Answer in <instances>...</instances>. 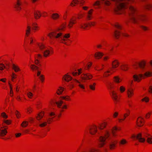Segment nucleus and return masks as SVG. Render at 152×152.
<instances>
[{
  "instance_id": "nucleus-4",
  "label": "nucleus",
  "mask_w": 152,
  "mask_h": 152,
  "mask_svg": "<svg viewBox=\"0 0 152 152\" xmlns=\"http://www.w3.org/2000/svg\"><path fill=\"white\" fill-rule=\"evenodd\" d=\"M115 26L116 29L115 30L114 34V36L116 39H118L120 36L121 31L120 30L122 29V26L118 23H116L115 24Z\"/></svg>"
},
{
  "instance_id": "nucleus-25",
  "label": "nucleus",
  "mask_w": 152,
  "mask_h": 152,
  "mask_svg": "<svg viewBox=\"0 0 152 152\" xmlns=\"http://www.w3.org/2000/svg\"><path fill=\"white\" fill-rule=\"evenodd\" d=\"M83 69L82 68H80L77 70V72H72V75L74 76H78L80 75L83 72Z\"/></svg>"
},
{
  "instance_id": "nucleus-19",
  "label": "nucleus",
  "mask_w": 152,
  "mask_h": 152,
  "mask_svg": "<svg viewBox=\"0 0 152 152\" xmlns=\"http://www.w3.org/2000/svg\"><path fill=\"white\" fill-rule=\"evenodd\" d=\"M7 132V129L0 124V136L1 137L4 136L6 135Z\"/></svg>"
},
{
  "instance_id": "nucleus-28",
  "label": "nucleus",
  "mask_w": 152,
  "mask_h": 152,
  "mask_svg": "<svg viewBox=\"0 0 152 152\" xmlns=\"http://www.w3.org/2000/svg\"><path fill=\"white\" fill-rule=\"evenodd\" d=\"M21 2H16L15 5L14 7L17 11H20L21 10V7H20L21 5Z\"/></svg>"
},
{
  "instance_id": "nucleus-11",
  "label": "nucleus",
  "mask_w": 152,
  "mask_h": 152,
  "mask_svg": "<svg viewBox=\"0 0 152 152\" xmlns=\"http://www.w3.org/2000/svg\"><path fill=\"white\" fill-rule=\"evenodd\" d=\"M118 141L116 140H113L111 141L109 145V148L110 150H114L116 147Z\"/></svg>"
},
{
  "instance_id": "nucleus-27",
  "label": "nucleus",
  "mask_w": 152,
  "mask_h": 152,
  "mask_svg": "<svg viewBox=\"0 0 152 152\" xmlns=\"http://www.w3.org/2000/svg\"><path fill=\"white\" fill-rule=\"evenodd\" d=\"M60 15L59 14L57 13H54L51 15V18L54 20H57L59 18Z\"/></svg>"
},
{
  "instance_id": "nucleus-35",
  "label": "nucleus",
  "mask_w": 152,
  "mask_h": 152,
  "mask_svg": "<svg viewBox=\"0 0 152 152\" xmlns=\"http://www.w3.org/2000/svg\"><path fill=\"white\" fill-rule=\"evenodd\" d=\"M64 91V88L63 87H59L57 89L56 93L58 95H60L62 94Z\"/></svg>"
},
{
  "instance_id": "nucleus-42",
  "label": "nucleus",
  "mask_w": 152,
  "mask_h": 152,
  "mask_svg": "<svg viewBox=\"0 0 152 152\" xmlns=\"http://www.w3.org/2000/svg\"><path fill=\"white\" fill-rule=\"evenodd\" d=\"M127 143V141L125 139H122L119 142V145L120 146L124 145Z\"/></svg>"
},
{
  "instance_id": "nucleus-29",
  "label": "nucleus",
  "mask_w": 152,
  "mask_h": 152,
  "mask_svg": "<svg viewBox=\"0 0 152 152\" xmlns=\"http://www.w3.org/2000/svg\"><path fill=\"white\" fill-rule=\"evenodd\" d=\"M21 2H16L15 5L14 7L17 11H20L21 10V7H20L21 5Z\"/></svg>"
},
{
  "instance_id": "nucleus-14",
  "label": "nucleus",
  "mask_w": 152,
  "mask_h": 152,
  "mask_svg": "<svg viewBox=\"0 0 152 152\" xmlns=\"http://www.w3.org/2000/svg\"><path fill=\"white\" fill-rule=\"evenodd\" d=\"M62 35L61 33H57L56 31H54L49 33L48 36L50 38L54 37L55 38L57 39L61 37Z\"/></svg>"
},
{
  "instance_id": "nucleus-40",
  "label": "nucleus",
  "mask_w": 152,
  "mask_h": 152,
  "mask_svg": "<svg viewBox=\"0 0 152 152\" xmlns=\"http://www.w3.org/2000/svg\"><path fill=\"white\" fill-rule=\"evenodd\" d=\"M12 68L16 72H17L20 71V69L19 67L18 66L14 64H13L12 65Z\"/></svg>"
},
{
  "instance_id": "nucleus-31",
  "label": "nucleus",
  "mask_w": 152,
  "mask_h": 152,
  "mask_svg": "<svg viewBox=\"0 0 152 152\" xmlns=\"http://www.w3.org/2000/svg\"><path fill=\"white\" fill-rule=\"evenodd\" d=\"M50 50L48 48H46L43 51L44 56L46 57H48L50 54Z\"/></svg>"
},
{
  "instance_id": "nucleus-61",
  "label": "nucleus",
  "mask_w": 152,
  "mask_h": 152,
  "mask_svg": "<svg viewBox=\"0 0 152 152\" xmlns=\"http://www.w3.org/2000/svg\"><path fill=\"white\" fill-rule=\"evenodd\" d=\"M151 112H149L147 113L145 115V117L146 118L148 119L150 117L151 114Z\"/></svg>"
},
{
  "instance_id": "nucleus-17",
  "label": "nucleus",
  "mask_w": 152,
  "mask_h": 152,
  "mask_svg": "<svg viewBox=\"0 0 152 152\" xmlns=\"http://www.w3.org/2000/svg\"><path fill=\"white\" fill-rule=\"evenodd\" d=\"M144 122L143 119L141 117H138L136 121V125L141 127L144 124Z\"/></svg>"
},
{
  "instance_id": "nucleus-32",
  "label": "nucleus",
  "mask_w": 152,
  "mask_h": 152,
  "mask_svg": "<svg viewBox=\"0 0 152 152\" xmlns=\"http://www.w3.org/2000/svg\"><path fill=\"white\" fill-rule=\"evenodd\" d=\"M88 27L87 23H81L79 25V28L83 30H86Z\"/></svg>"
},
{
  "instance_id": "nucleus-58",
  "label": "nucleus",
  "mask_w": 152,
  "mask_h": 152,
  "mask_svg": "<svg viewBox=\"0 0 152 152\" xmlns=\"http://www.w3.org/2000/svg\"><path fill=\"white\" fill-rule=\"evenodd\" d=\"M104 4L107 6H110L111 4V3L109 0H106L104 1Z\"/></svg>"
},
{
  "instance_id": "nucleus-52",
  "label": "nucleus",
  "mask_w": 152,
  "mask_h": 152,
  "mask_svg": "<svg viewBox=\"0 0 152 152\" xmlns=\"http://www.w3.org/2000/svg\"><path fill=\"white\" fill-rule=\"evenodd\" d=\"M125 87L123 86H121L120 87L119 90L121 93H123L125 91Z\"/></svg>"
},
{
  "instance_id": "nucleus-20",
  "label": "nucleus",
  "mask_w": 152,
  "mask_h": 152,
  "mask_svg": "<svg viewBox=\"0 0 152 152\" xmlns=\"http://www.w3.org/2000/svg\"><path fill=\"white\" fill-rule=\"evenodd\" d=\"M93 11V10L91 9L88 12L86 18V20H90L93 19L92 14Z\"/></svg>"
},
{
  "instance_id": "nucleus-8",
  "label": "nucleus",
  "mask_w": 152,
  "mask_h": 152,
  "mask_svg": "<svg viewBox=\"0 0 152 152\" xmlns=\"http://www.w3.org/2000/svg\"><path fill=\"white\" fill-rule=\"evenodd\" d=\"M77 23L76 18L74 16L72 17L69 20L67 27L69 29L73 27V26Z\"/></svg>"
},
{
  "instance_id": "nucleus-30",
  "label": "nucleus",
  "mask_w": 152,
  "mask_h": 152,
  "mask_svg": "<svg viewBox=\"0 0 152 152\" xmlns=\"http://www.w3.org/2000/svg\"><path fill=\"white\" fill-rule=\"evenodd\" d=\"M21 2H16L15 5L14 7L17 11H20L21 10V7H20L21 5Z\"/></svg>"
},
{
  "instance_id": "nucleus-48",
  "label": "nucleus",
  "mask_w": 152,
  "mask_h": 152,
  "mask_svg": "<svg viewBox=\"0 0 152 152\" xmlns=\"http://www.w3.org/2000/svg\"><path fill=\"white\" fill-rule=\"evenodd\" d=\"M96 22H90L87 23L88 27H90L91 26H94L96 24Z\"/></svg>"
},
{
  "instance_id": "nucleus-54",
  "label": "nucleus",
  "mask_w": 152,
  "mask_h": 152,
  "mask_svg": "<svg viewBox=\"0 0 152 152\" xmlns=\"http://www.w3.org/2000/svg\"><path fill=\"white\" fill-rule=\"evenodd\" d=\"M37 25V24L36 23H33L32 24V29L34 30H36L38 27Z\"/></svg>"
},
{
  "instance_id": "nucleus-33",
  "label": "nucleus",
  "mask_w": 152,
  "mask_h": 152,
  "mask_svg": "<svg viewBox=\"0 0 152 152\" xmlns=\"http://www.w3.org/2000/svg\"><path fill=\"white\" fill-rule=\"evenodd\" d=\"M113 81L116 83L118 84L121 81V80L118 76H115L113 77Z\"/></svg>"
},
{
  "instance_id": "nucleus-12",
  "label": "nucleus",
  "mask_w": 152,
  "mask_h": 152,
  "mask_svg": "<svg viewBox=\"0 0 152 152\" xmlns=\"http://www.w3.org/2000/svg\"><path fill=\"white\" fill-rule=\"evenodd\" d=\"M126 94L129 98H131L133 97L134 95V90L132 88H129L126 91Z\"/></svg>"
},
{
  "instance_id": "nucleus-36",
  "label": "nucleus",
  "mask_w": 152,
  "mask_h": 152,
  "mask_svg": "<svg viewBox=\"0 0 152 152\" xmlns=\"http://www.w3.org/2000/svg\"><path fill=\"white\" fill-rule=\"evenodd\" d=\"M120 67L121 69L124 71H126L129 69L128 65L125 64H122L121 66Z\"/></svg>"
},
{
  "instance_id": "nucleus-39",
  "label": "nucleus",
  "mask_w": 152,
  "mask_h": 152,
  "mask_svg": "<svg viewBox=\"0 0 152 152\" xmlns=\"http://www.w3.org/2000/svg\"><path fill=\"white\" fill-rule=\"evenodd\" d=\"M80 0H73L70 4V6L72 7L75 6L78 4Z\"/></svg>"
},
{
  "instance_id": "nucleus-57",
  "label": "nucleus",
  "mask_w": 152,
  "mask_h": 152,
  "mask_svg": "<svg viewBox=\"0 0 152 152\" xmlns=\"http://www.w3.org/2000/svg\"><path fill=\"white\" fill-rule=\"evenodd\" d=\"M77 86L81 89L83 90L85 89V87L84 85L81 84L80 82L79 83H78Z\"/></svg>"
},
{
  "instance_id": "nucleus-18",
  "label": "nucleus",
  "mask_w": 152,
  "mask_h": 152,
  "mask_svg": "<svg viewBox=\"0 0 152 152\" xmlns=\"http://www.w3.org/2000/svg\"><path fill=\"white\" fill-rule=\"evenodd\" d=\"M119 65V63L118 61L115 59L113 60L112 63V66L110 68H112V70L115 71L114 69L118 68Z\"/></svg>"
},
{
  "instance_id": "nucleus-24",
  "label": "nucleus",
  "mask_w": 152,
  "mask_h": 152,
  "mask_svg": "<svg viewBox=\"0 0 152 152\" xmlns=\"http://www.w3.org/2000/svg\"><path fill=\"white\" fill-rule=\"evenodd\" d=\"M144 8L148 11L152 10V2H149L144 6Z\"/></svg>"
},
{
  "instance_id": "nucleus-47",
  "label": "nucleus",
  "mask_w": 152,
  "mask_h": 152,
  "mask_svg": "<svg viewBox=\"0 0 152 152\" xmlns=\"http://www.w3.org/2000/svg\"><path fill=\"white\" fill-rule=\"evenodd\" d=\"M31 29V27L28 25L26 30V34L28 36L30 32Z\"/></svg>"
},
{
  "instance_id": "nucleus-55",
  "label": "nucleus",
  "mask_w": 152,
  "mask_h": 152,
  "mask_svg": "<svg viewBox=\"0 0 152 152\" xmlns=\"http://www.w3.org/2000/svg\"><path fill=\"white\" fill-rule=\"evenodd\" d=\"M1 116L4 118V120L6 119L8 117L7 115L4 112H3L1 113Z\"/></svg>"
},
{
  "instance_id": "nucleus-23",
  "label": "nucleus",
  "mask_w": 152,
  "mask_h": 152,
  "mask_svg": "<svg viewBox=\"0 0 152 152\" xmlns=\"http://www.w3.org/2000/svg\"><path fill=\"white\" fill-rule=\"evenodd\" d=\"M104 55L103 53L98 52H96L94 55L95 58L96 59H100L102 56Z\"/></svg>"
},
{
  "instance_id": "nucleus-16",
  "label": "nucleus",
  "mask_w": 152,
  "mask_h": 152,
  "mask_svg": "<svg viewBox=\"0 0 152 152\" xmlns=\"http://www.w3.org/2000/svg\"><path fill=\"white\" fill-rule=\"evenodd\" d=\"M115 71L112 70V68H109L107 71H105L103 75V77H108L111 75Z\"/></svg>"
},
{
  "instance_id": "nucleus-3",
  "label": "nucleus",
  "mask_w": 152,
  "mask_h": 152,
  "mask_svg": "<svg viewBox=\"0 0 152 152\" xmlns=\"http://www.w3.org/2000/svg\"><path fill=\"white\" fill-rule=\"evenodd\" d=\"M110 136V133L108 130H106L103 136L99 137L98 139V146L99 148L103 147L106 144V140L108 139Z\"/></svg>"
},
{
  "instance_id": "nucleus-1",
  "label": "nucleus",
  "mask_w": 152,
  "mask_h": 152,
  "mask_svg": "<svg viewBox=\"0 0 152 152\" xmlns=\"http://www.w3.org/2000/svg\"><path fill=\"white\" fill-rule=\"evenodd\" d=\"M116 2L114 9V13L117 15H121L125 13V10L128 8L129 3H133L134 0H111Z\"/></svg>"
},
{
  "instance_id": "nucleus-6",
  "label": "nucleus",
  "mask_w": 152,
  "mask_h": 152,
  "mask_svg": "<svg viewBox=\"0 0 152 152\" xmlns=\"http://www.w3.org/2000/svg\"><path fill=\"white\" fill-rule=\"evenodd\" d=\"M110 95L115 104H117L119 101L117 93L114 90H112L110 92Z\"/></svg>"
},
{
  "instance_id": "nucleus-46",
  "label": "nucleus",
  "mask_w": 152,
  "mask_h": 152,
  "mask_svg": "<svg viewBox=\"0 0 152 152\" xmlns=\"http://www.w3.org/2000/svg\"><path fill=\"white\" fill-rule=\"evenodd\" d=\"M96 84L95 83H94L93 84L90 85L89 87L91 90L92 91H94L95 89V86Z\"/></svg>"
},
{
  "instance_id": "nucleus-59",
  "label": "nucleus",
  "mask_w": 152,
  "mask_h": 152,
  "mask_svg": "<svg viewBox=\"0 0 152 152\" xmlns=\"http://www.w3.org/2000/svg\"><path fill=\"white\" fill-rule=\"evenodd\" d=\"M142 102H148L149 101V98L147 97H145L142 99Z\"/></svg>"
},
{
  "instance_id": "nucleus-45",
  "label": "nucleus",
  "mask_w": 152,
  "mask_h": 152,
  "mask_svg": "<svg viewBox=\"0 0 152 152\" xmlns=\"http://www.w3.org/2000/svg\"><path fill=\"white\" fill-rule=\"evenodd\" d=\"M141 29L144 31H147L150 30L149 28L145 26H140Z\"/></svg>"
},
{
  "instance_id": "nucleus-60",
  "label": "nucleus",
  "mask_w": 152,
  "mask_h": 152,
  "mask_svg": "<svg viewBox=\"0 0 152 152\" xmlns=\"http://www.w3.org/2000/svg\"><path fill=\"white\" fill-rule=\"evenodd\" d=\"M72 80H73L72 77L67 73V82L70 81Z\"/></svg>"
},
{
  "instance_id": "nucleus-22",
  "label": "nucleus",
  "mask_w": 152,
  "mask_h": 152,
  "mask_svg": "<svg viewBox=\"0 0 152 152\" xmlns=\"http://www.w3.org/2000/svg\"><path fill=\"white\" fill-rule=\"evenodd\" d=\"M50 123V120L48 119L46 120H43L40 122V124L39 126L41 127H43L47 126V124H49Z\"/></svg>"
},
{
  "instance_id": "nucleus-9",
  "label": "nucleus",
  "mask_w": 152,
  "mask_h": 152,
  "mask_svg": "<svg viewBox=\"0 0 152 152\" xmlns=\"http://www.w3.org/2000/svg\"><path fill=\"white\" fill-rule=\"evenodd\" d=\"M143 75L142 74H135L133 76V78L134 81L139 83L143 78Z\"/></svg>"
},
{
  "instance_id": "nucleus-26",
  "label": "nucleus",
  "mask_w": 152,
  "mask_h": 152,
  "mask_svg": "<svg viewBox=\"0 0 152 152\" xmlns=\"http://www.w3.org/2000/svg\"><path fill=\"white\" fill-rule=\"evenodd\" d=\"M34 15L35 18L36 19L39 18L41 16V13L39 10L35 11L34 12Z\"/></svg>"
},
{
  "instance_id": "nucleus-64",
  "label": "nucleus",
  "mask_w": 152,
  "mask_h": 152,
  "mask_svg": "<svg viewBox=\"0 0 152 152\" xmlns=\"http://www.w3.org/2000/svg\"><path fill=\"white\" fill-rule=\"evenodd\" d=\"M128 105L129 108H132L133 107V103L131 101H129L128 103Z\"/></svg>"
},
{
  "instance_id": "nucleus-62",
  "label": "nucleus",
  "mask_w": 152,
  "mask_h": 152,
  "mask_svg": "<svg viewBox=\"0 0 152 152\" xmlns=\"http://www.w3.org/2000/svg\"><path fill=\"white\" fill-rule=\"evenodd\" d=\"M89 152H99V150L98 149L93 148L91 149Z\"/></svg>"
},
{
  "instance_id": "nucleus-41",
  "label": "nucleus",
  "mask_w": 152,
  "mask_h": 152,
  "mask_svg": "<svg viewBox=\"0 0 152 152\" xmlns=\"http://www.w3.org/2000/svg\"><path fill=\"white\" fill-rule=\"evenodd\" d=\"M143 75V78H145L146 77H150L152 76V73L150 72H146Z\"/></svg>"
},
{
  "instance_id": "nucleus-7",
  "label": "nucleus",
  "mask_w": 152,
  "mask_h": 152,
  "mask_svg": "<svg viewBox=\"0 0 152 152\" xmlns=\"http://www.w3.org/2000/svg\"><path fill=\"white\" fill-rule=\"evenodd\" d=\"M61 100L58 102H56V104L59 107H60L61 106L64 105V106L62 107V108L63 109L66 108V107L65 104L66 103V97L65 96H63L61 97Z\"/></svg>"
},
{
  "instance_id": "nucleus-10",
  "label": "nucleus",
  "mask_w": 152,
  "mask_h": 152,
  "mask_svg": "<svg viewBox=\"0 0 152 152\" xmlns=\"http://www.w3.org/2000/svg\"><path fill=\"white\" fill-rule=\"evenodd\" d=\"M90 134L92 135H94L96 133L97 130V127L95 125H93L90 126L89 129Z\"/></svg>"
},
{
  "instance_id": "nucleus-21",
  "label": "nucleus",
  "mask_w": 152,
  "mask_h": 152,
  "mask_svg": "<svg viewBox=\"0 0 152 152\" xmlns=\"http://www.w3.org/2000/svg\"><path fill=\"white\" fill-rule=\"evenodd\" d=\"M145 137L147 138L146 142L149 144H152V136L150 134H146Z\"/></svg>"
},
{
  "instance_id": "nucleus-13",
  "label": "nucleus",
  "mask_w": 152,
  "mask_h": 152,
  "mask_svg": "<svg viewBox=\"0 0 152 152\" xmlns=\"http://www.w3.org/2000/svg\"><path fill=\"white\" fill-rule=\"evenodd\" d=\"M93 77L92 75L90 73L83 74L80 76L82 80H88L91 79Z\"/></svg>"
},
{
  "instance_id": "nucleus-44",
  "label": "nucleus",
  "mask_w": 152,
  "mask_h": 152,
  "mask_svg": "<svg viewBox=\"0 0 152 152\" xmlns=\"http://www.w3.org/2000/svg\"><path fill=\"white\" fill-rule=\"evenodd\" d=\"M66 35L65 34L64 36L61 37V43L65 44L66 43Z\"/></svg>"
},
{
  "instance_id": "nucleus-53",
  "label": "nucleus",
  "mask_w": 152,
  "mask_h": 152,
  "mask_svg": "<svg viewBox=\"0 0 152 152\" xmlns=\"http://www.w3.org/2000/svg\"><path fill=\"white\" fill-rule=\"evenodd\" d=\"M30 67L31 69L33 70H37L38 68L37 66L33 64H31Z\"/></svg>"
},
{
  "instance_id": "nucleus-5",
  "label": "nucleus",
  "mask_w": 152,
  "mask_h": 152,
  "mask_svg": "<svg viewBox=\"0 0 152 152\" xmlns=\"http://www.w3.org/2000/svg\"><path fill=\"white\" fill-rule=\"evenodd\" d=\"M142 134L141 133L138 134L137 135L133 134L131 136V138L134 140L136 139L138 141L141 143H144L145 141V139L142 137Z\"/></svg>"
},
{
  "instance_id": "nucleus-2",
  "label": "nucleus",
  "mask_w": 152,
  "mask_h": 152,
  "mask_svg": "<svg viewBox=\"0 0 152 152\" xmlns=\"http://www.w3.org/2000/svg\"><path fill=\"white\" fill-rule=\"evenodd\" d=\"M129 9L130 15L132 16L130 19L132 23H138L139 21L145 22L148 20V18L146 16L144 15H139L136 8L133 6H130Z\"/></svg>"
},
{
  "instance_id": "nucleus-56",
  "label": "nucleus",
  "mask_w": 152,
  "mask_h": 152,
  "mask_svg": "<svg viewBox=\"0 0 152 152\" xmlns=\"http://www.w3.org/2000/svg\"><path fill=\"white\" fill-rule=\"evenodd\" d=\"M3 122L6 125H9L11 123V121L9 120L4 119L3 120Z\"/></svg>"
},
{
  "instance_id": "nucleus-38",
  "label": "nucleus",
  "mask_w": 152,
  "mask_h": 152,
  "mask_svg": "<svg viewBox=\"0 0 152 152\" xmlns=\"http://www.w3.org/2000/svg\"><path fill=\"white\" fill-rule=\"evenodd\" d=\"M44 112L42 111L38 114L37 116L36 117L37 119L38 120H40L42 118L44 115Z\"/></svg>"
},
{
  "instance_id": "nucleus-51",
  "label": "nucleus",
  "mask_w": 152,
  "mask_h": 152,
  "mask_svg": "<svg viewBox=\"0 0 152 152\" xmlns=\"http://www.w3.org/2000/svg\"><path fill=\"white\" fill-rule=\"evenodd\" d=\"M126 113H125L124 115V117H126L127 118L128 116L130 113V111L128 109H126Z\"/></svg>"
},
{
  "instance_id": "nucleus-63",
  "label": "nucleus",
  "mask_w": 152,
  "mask_h": 152,
  "mask_svg": "<svg viewBox=\"0 0 152 152\" xmlns=\"http://www.w3.org/2000/svg\"><path fill=\"white\" fill-rule=\"evenodd\" d=\"M108 88L110 90H111L114 88L113 86L112 83H110L108 86Z\"/></svg>"
},
{
  "instance_id": "nucleus-43",
  "label": "nucleus",
  "mask_w": 152,
  "mask_h": 152,
  "mask_svg": "<svg viewBox=\"0 0 152 152\" xmlns=\"http://www.w3.org/2000/svg\"><path fill=\"white\" fill-rule=\"evenodd\" d=\"M117 129V128L116 127H113L112 129V133L113 137H115L117 136L116 133V131Z\"/></svg>"
},
{
  "instance_id": "nucleus-49",
  "label": "nucleus",
  "mask_w": 152,
  "mask_h": 152,
  "mask_svg": "<svg viewBox=\"0 0 152 152\" xmlns=\"http://www.w3.org/2000/svg\"><path fill=\"white\" fill-rule=\"evenodd\" d=\"M28 121H24L22 123L21 125L22 127H25L28 126Z\"/></svg>"
},
{
  "instance_id": "nucleus-34",
  "label": "nucleus",
  "mask_w": 152,
  "mask_h": 152,
  "mask_svg": "<svg viewBox=\"0 0 152 152\" xmlns=\"http://www.w3.org/2000/svg\"><path fill=\"white\" fill-rule=\"evenodd\" d=\"M146 61L144 60H142L140 61L139 64V67L142 69L145 68L146 65Z\"/></svg>"
},
{
  "instance_id": "nucleus-15",
  "label": "nucleus",
  "mask_w": 152,
  "mask_h": 152,
  "mask_svg": "<svg viewBox=\"0 0 152 152\" xmlns=\"http://www.w3.org/2000/svg\"><path fill=\"white\" fill-rule=\"evenodd\" d=\"M108 125L107 122L104 121L99 124L98 126V127L100 130H102L106 128Z\"/></svg>"
},
{
  "instance_id": "nucleus-37",
  "label": "nucleus",
  "mask_w": 152,
  "mask_h": 152,
  "mask_svg": "<svg viewBox=\"0 0 152 152\" xmlns=\"http://www.w3.org/2000/svg\"><path fill=\"white\" fill-rule=\"evenodd\" d=\"M37 45L41 51H42L43 50H45L47 48L45 47V45L42 43H38Z\"/></svg>"
},
{
  "instance_id": "nucleus-50",
  "label": "nucleus",
  "mask_w": 152,
  "mask_h": 152,
  "mask_svg": "<svg viewBox=\"0 0 152 152\" xmlns=\"http://www.w3.org/2000/svg\"><path fill=\"white\" fill-rule=\"evenodd\" d=\"M84 16V15L82 13H79L77 15V19L78 20L82 19Z\"/></svg>"
}]
</instances>
